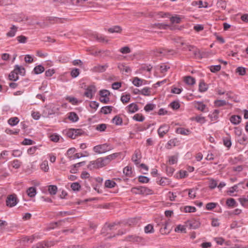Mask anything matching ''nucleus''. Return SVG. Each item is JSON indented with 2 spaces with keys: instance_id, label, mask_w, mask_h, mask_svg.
Returning <instances> with one entry per match:
<instances>
[{
  "instance_id": "nucleus-25",
  "label": "nucleus",
  "mask_w": 248,
  "mask_h": 248,
  "mask_svg": "<svg viewBox=\"0 0 248 248\" xmlns=\"http://www.w3.org/2000/svg\"><path fill=\"white\" fill-rule=\"evenodd\" d=\"M112 122L116 125H120L122 124L123 120L120 116L116 115L112 119Z\"/></svg>"
},
{
  "instance_id": "nucleus-42",
  "label": "nucleus",
  "mask_w": 248,
  "mask_h": 248,
  "mask_svg": "<svg viewBox=\"0 0 248 248\" xmlns=\"http://www.w3.org/2000/svg\"><path fill=\"white\" fill-rule=\"evenodd\" d=\"M48 191L51 195H55L57 192V187L54 185L49 186Z\"/></svg>"
},
{
  "instance_id": "nucleus-35",
  "label": "nucleus",
  "mask_w": 248,
  "mask_h": 248,
  "mask_svg": "<svg viewBox=\"0 0 248 248\" xmlns=\"http://www.w3.org/2000/svg\"><path fill=\"white\" fill-rule=\"evenodd\" d=\"M140 190L139 194H149L151 191L150 189L142 186H140Z\"/></svg>"
},
{
  "instance_id": "nucleus-3",
  "label": "nucleus",
  "mask_w": 248,
  "mask_h": 248,
  "mask_svg": "<svg viewBox=\"0 0 248 248\" xmlns=\"http://www.w3.org/2000/svg\"><path fill=\"white\" fill-rule=\"evenodd\" d=\"M96 92V89L95 86L92 85L88 86L84 94L86 97L91 99L93 98Z\"/></svg>"
},
{
  "instance_id": "nucleus-43",
  "label": "nucleus",
  "mask_w": 248,
  "mask_h": 248,
  "mask_svg": "<svg viewBox=\"0 0 248 248\" xmlns=\"http://www.w3.org/2000/svg\"><path fill=\"white\" fill-rule=\"evenodd\" d=\"M196 210V209L195 207L191 206H185L184 208V211L186 213L195 212Z\"/></svg>"
},
{
  "instance_id": "nucleus-13",
  "label": "nucleus",
  "mask_w": 248,
  "mask_h": 248,
  "mask_svg": "<svg viewBox=\"0 0 248 248\" xmlns=\"http://www.w3.org/2000/svg\"><path fill=\"white\" fill-rule=\"evenodd\" d=\"M26 193L30 197H34L36 194V189L35 187H30L27 189Z\"/></svg>"
},
{
  "instance_id": "nucleus-15",
  "label": "nucleus",
  "mask_w": 248,
  "mask_h": 248,
  "mask_svg": "<svg viewBox=\"0 0 248 248\" xmlns=\"http://www.w3.org/2000/svg\"><path fill=\"white\" fill-rule=\"evenodd\" d=\"M128 111L129 113H134L138 110L139 108L137 105L134 103H131L129 104L127 107Z\"/></svg>"
},
{
  "instance_id": "nucleus-9",
  "label": "nucleus",
  "mask_w": 248,
  "mask_h": 248,
  "mask_svg": "<svg viewBox=\"0 0 248 248\" xmlns=\"http://www.w3.org/2000/svg\"><path fill=\"white\" fill-rule=\"evenodd\" d=\"M108 67V65L107 64L103 65L98 64L94 66L92 69V71L93 72H103L106 71Z\"/></svg>"
},
{
  "instance_id": "nucleus-22",
  "label": "nucleus",
  "mask_w": 248,
  "mask_h": 248,
  "mask_svg": "<svg viewBox=\"0 0 248 248\" xmlns=\"http://www.w3.org/2000/svg\"><path fill=\"white\" fill-rule=\"evenodd\" d=\"M185 82L188 85H193L195 83V79L191 76H187L185 78Z\"/></svg>"
},
{
  "instance_id": "nucleus-45",
  "label": "nucleus",
  "mask_w": 248,
  "mask_h": 248,
  "mask_svg": "<svg viewBox=\"0 0 248 248\" xmlns=\"http://www.w3.org/2000/svg\"><path fill=\"white\" fill-rule=\"evenodd\" d=\"M186 228L185 226L179 225L175 228V232H186Z\"/></svg>"
},
{
  "instance_id": "nucleus-36",
  "label": "nucleus",
  "mask_w": 248,
  "mask_h": 248,
  "mask_svg": "<svg viewBox=\"0 0 248 248\" xmlns=\"http://www.w3.org/2000/svg\"><path fill=\"white\" fill-rule=\"evenodd\" d=\"M12 166L15 169H18L21 165V162L17 159H15L11 162Z\"/></svg>"
},
{
  "instance_id": "nucleus-62",
  "label": "nucleus",
  "mask_w": 248,
  "mask_h": 248,
  "mask_svg": "<svg viewBox=\"0 0 248 248\" xmlns=\"http://www.w3.org/2000/svg\"><path fill=\"white\" fill-rule=\"evenodd\" d=\"M221 69V66L220 65H217L211 66L210 68V71L212 72L215 73L219 71Z\"/></svg>"
},
{
  "instance_id": "nucleus-2",
  "label": "nucleus",
  "mask_w": 248,
  "mask_h": 248,
  "mask_svg": "<svg viewBox=\"0 0 248 248\" xmlns=\"http://www.w3.org/2000/svg\"><path fill=\"white\" fill-rule=\"evenodd\" d=\"M113 149V147L109 144L104 143L95 146L93 148V151L98 154H102L110 151Z\"/></svg>"
},
{
  "instance_id": "nucleus-10",
  "label": "nucleus",
  "mask_w": 248,
  "mask_h": 248,
  "mask_svg": "<svg viewBox=\"0 0 248 248\" xmlns=\"http://www.w3.org/2000/svg\"><path fill=\"white\" fill-rule=\"evenodd\" d=\"M230 120L232 124L237 125L241 122V117L239 115H234L230 117Z\"/></svg>"
},
{
  "instance_id": "nucleus-47",
  "label": "nucleus",
  "mask_w": 248,
  "mask_h": 248,
  "mask_svg": "<svg viewBox=\"0 0 248 248\" xmlns=\"http://www.w3.org/2000/svg\"><path fill=\"white\" fill-rule=\"evenodd\" d=\"M80 187V185L78 182L73 183L71 185V188L74 191H79Z\"/></svg>"
},
{
  "instance_id": "nucleus-50",
  "label": "nucleus",
  "mask_w": 248,
  "mask_h": 248,
  "mask_svg": "<svg viewBox=\"0 0 248 248\" xmlns=\"http://www.w3.org/2000/svg\"><path fill=\"white\" fill-rule=\"evenodd\" d=\"M123 172L126 176H130L132 173L131 167H125L123 170Z\"/></svg>"
},
{
  "instance_id": "nucleus-34",
  "label": "nucleus",
  "mask_w": 248,
  "mask_h": 248,
  "mask_svg": "<svg viewBox=\"0 0 248 248\" xmlns=\"http://www.w3.org/2000/svg\"><path fill=\"white\" fill-rule=\"evenodd\" d=\"M17 31V28L13 25L11 28V30L7 33V36L8 37H13L15 35L16 32Z\"/></svg>"
},
{
  "instance_id": "nucleus-48",
  "label": "nucleus",
  "mask_w": 248,
  "mask_h": 248,
  "mask_svg": "<svg viewBox=\"0 0 248 248\" xmlns=\"http://www.w3.org/2000/svg\"><path fill=\"white\" fill-rule=\"evenodd\" d=\"M214 104L216 106L219 107L226 105L227 103L223 100H217L214 102Z\"/></svg>"
},
{
  "instance_id": "nucleus-60",
  "label": "nucleus",
  "mask_w": 248,
  "mask_h": 248,
  "mask_svg": "<svg viewBox=\"0 0 248 248\" xmlns=\"http://www.w3.org/2000/svg\"><path fill=\"white\" fill-rule=\"evenodd\" d=\"M169 163L171 165L174 164L177 162V157L175 155L170 156L169 157Z\"/></svg>"
},
{
  "instance_id": "nucleus-7",
  "label": "nucleus",
  "mask_w": 248,
  "mask_h": 248,
  "mask_svg": "<svg viewBox=\"0 0 248 248\" xmlns=\"http://www.w3.org/2000/svg\"><path fill=\"white\" fill-rule=\"evenodd\" d=\"M169 223L168 221L165 220L157 224L158 225L161 226L160 231L162 234H166L169 233L170 230L168 229L167 228Z\"/></svg>"
},
{
  "instance_id": "nucleus-29",
  "label": "nucleus",
  "mask_w": 248,
  "mask_h": 248,
  "mask_svg": "<svg viewBox=\"0 0 248 248\" xmlns=\"http://www.w3.org/2000/svg\"><path fill=\"white\" fill-rule=\"evenodd\" d=\"M178 141L176 139L170 140L167 144V148L170 149L172 146H175L177 145Z\"/></svg>"
},
{
  "instance_id": "nucleus-37",
  "label": "nucleus",
  "mask_w": 248,
  "mask_h": 248,
  "mask_svg": "<svg viewBox=\"0 0 248 248\" xmlns=\"http://www.w3.org/2000/svg\"><path fill=\"white\" fill-rule=\"evenodd\" d=\"M217 186V181L213 179H209V187L211 189H214Z\"/></svg>"
},
{
  "instance_id": "nucleus-1",
  "label": "nucleus",
  "mask_w": 248,
  "mask_h": 248,
  "mask_svg": "<svg viewBox=\"0 0 248 248\" xmlns=\"http://www.w3.org/2000/svg\"><path fill=\"white\" fill-rule=\"evenodd\" d=\"M120 154V153H115L105 157H99L95 160L90 161L88 165V168L92 170L102 168L109 164L111 161L116 158Z\"/></svg>"
},
{
  "instance_id": "nucleus-23",
  "label": "nucleus",
  "mask_w": 248,
  "mask_h": 248,
  "mask_svg": "<svg viewBox=\"0 0 248 248\" xmlns=\"http://www.w3.org/2000/svg\"><path fill=\"white\" fill-rule=\"evenodd\" d=\"M44 70V67L41 65H37L35 66L33 69V72L34 74L36 75L43 73Z\"/></svg>"
},
{
  "instance_id": "nucleus-5",
  "label": "nucleus",
  "mask_w": 248,
  "mask_h": 248,
  "mask_svg": "<svg viewBox=\"0 0 248 248\" xmlns=\"http://www.w3.org/2000/svg\"><path fill=\"white\" fill-rule=\"evenodd\" d=\"M6 205L12 207L16 205L17 203V198L15 194L11 195L8 196L6 201Z\"/></svg>"
},
{
  "instance_id": "nucleus-19",
  "label": "nucleus",
  "mask_w": 248,
  "mask_h": 248,
  "mask_svg": "<svg viewBox=\"0 0 248 248\" xmlns=\"http://www.w3.org/2000/svg\"><path fill=\"white\" fill-rule=\"evenodd\" d=\"M195 107L199 110L204 111L206 108V105L202 102H197L195 103Z\"/></svg>"
},
{
  "instance_id": "nucleus-59",
  "label": "nucleus",
  "mask_w": 248,
  "mask_h": 248,
  "mask_svg": "<svg viewBox=\"0 0 248 248\" xmlns=\"http://www.w3.org/2000/svg\"><path fill=\"white\" fill-rule=\"evenodd\" d=\"M236 72L240 75L244 76L246 74V69L243 67H239L236 69Z\"/></svg>"
},
{
  "instance_id": "nucleus-11",
  "label": "nucleus",
  "mask_w": 248,
  "mask_h": 248,
  "mask_svg": "<svg viewBox=\"0 0 248 248\" xmlns=\"http://www.w3.org/2000/svg\"><path fill=\"white\" fill-rule=\"evenodd\" d=\"M165 14L163 13L162 12H150L148 13V16L151 17H163Z\"/></svg>"
},
{
  "instance_id": "nucleus-63",
  "label": "nucleus",
  "mask_w": 248,
  "mask_h": 248,
  "mask_svg": "<svg viewBox=\"0 0 248 248\" xmlns=\"http://www.w3.org/2000/svg\"><path fill=\"white\" fill-rule=\"evenodd\" d=\"M120 52L123 54H127L131 52V51L130 48L128 46H126L122 47L120 49Z\"/></svg>"
},
{
  "instance_id": "nucleus-24",
  "label": "nucleus",
  "mask_w": 248,
  "mask_h": 248,
  "mask_svg": "<svg viewBox=\"0 0 248 248\" xmlns=\"http://www.w3.org/2000/svg\"><path fill=\"white\" fill-rule=\"evenodd\" d=\"M122 31V28L119 26H115L111 28L108 29V31L110 33L120 32Z\"/></svg>"
},
{
  "instance_id": "nucleus-20",
  "label": "nucleus",
  "mask_w": 248,
  "mask_h": 248,
  "mask_svg": "<svg viewBox=\"0 0 248 248\" xmlns=\"http://www.w3.org/2000/svg\"><path fill=\"white\" fill-rule=\"evenodd\" d=\"M113 107L112 106H105L101 108V112L104 114H108L110 113L112 110Z\"/></svg>"
},
{
  "instance_id": "nucleus-4",
  "label": "nucleus",
  "mask_w": 248,
  "mask_h": 248,
  "mask_svg": "<svg viewBox=\"0 0 248 248\" xmlns=\"http://www.w3.org/2000/svg\"><path fill=\"white\" fill-rule=\"evenodd\" d=\"M141 153L139 149L135 151L133 155L132 156L131 160L136 165H139L141 159Z\"/></svg>"
},
{
  "instance_id": "nucleus-49",
  "label": "nucleus",
  "mask_w": 248,
  "mask_h": 248,
  "mask_svg": "<svg viewBox=\"0 0 248 248\" xmlns=\"http://www.w3.org/2000/svg\"><path fill=\"white\" fill-rule=\"evenodd\" d=\"M242 184L243 182H241L231 187L230 189L228 191V194L231 195L234 191H237L238 190V186Z\"/></svg>"
},
{
  "instance_id": "nucleus-12",
  "label": "nucleus",
  "mask_w": 248,
  "mask_h": 248,
  "mask_svg": "<svg viewBox=\"0 0 248 248\" xmlns=\"http://www.w3.org/2000/svg\"><path fill=\"white\" fill-rule=\"evenodd\" d=\"M68 118L70 121L74 123L78 122L79 119L77 113L74 112L69 113Z\"/></svg>"
},
{
  "instance_id": "nucleus-54",
  "label": "nucleus",
  "mask_w": 248,
  "mask_h": 248,
  "mask_svg": "<svg viewBox=\"0 0 248 248\" xmlns=\"http://www.w3.org/2000/svg\"><path fill=\"white\" fill-rule=\"evenodd\" d=\"M217 203L215 202H209L206 205V208L208 210H211L217 206Z\"/></svg>"
},
{
  "instance_id": "nucleus-26",
  "label": "nucleus",
  "mask_w": 248,
  "mask_h": 248,
  "mask_svg": "<svg viewBox=\"0 0 248 248\" xmlns=\"http://www.w3.org/2000/svg\"><path fill=\"white\" fill-rule=\"evenodd\" d=\"M19 119L16 117L11 118L8 121V124L11 126L16 125L19 123Z\"/></svg>"
},
{
  "instance_id": "nucleus-31",
  "label": "nucleus",
  "mask_w": 248,
  "mask_h": 248,
  "mask_svg": "<svg viewBox=\"0 0 248 248\" xmlns=\"http://www.w3.org/2000/svg\"><path fill=\"white\" fill-rule=\"evenodd\" d=\"M242 206L247 207L248 206V197L247 198L242 197L238 199Z\"/></svg>"
},
{
  "instance_id": "nucleus-28",
  "label": "nucleus",
  "mask_w": 248,
  "mask_h": 248,
  "mask_svg": "<svg viewBox=\"0 0 248 248\" xmlns=\"http://www.w3.org/2000/svg\"><path fill=\"white\" fill-rule=\"evenodd\" d=\"M138 91L139 93L144 95L149 96L151 93L150 89L148 87H145L141 90H138Z\"/></svg>"
},
{
  "instance_id": "nucleus-52",
  "label": "nucleus",
  "mask_w": 248,
  "mask_h": 248,
  "mask_svg": "<svg viewBox=\"0 0 248 248\" xmlns=\"http://www.w3.org/2000/svg\"><path fill=\"white\" fill-rule=\"evenodd\" d=\"M94 37L99 42H108V40H107L102 35L100 34H95L94 35Z\"/></svg>"
},
{
  "instance_id": "nucleus-38",
  "label": "nucleus",
  "mask_w": 248,
  "mask_h": 248,
  "mask_svg": "<svg viewBox=\"0 0 248 248\" xmlns=\"http://www.w3.org/2000/svg\"><path fill=\"white\" fill-rule=\"evenodd\" d=\"M144 231L146 233H152L154 232V227L151 224H148L144 227Z\"/></svg>"
},
{
  "instance_id": "nucleus-51",
  "label": "nucleus",
  "mask_w": 248,
  "mask_h": 248,
  "mask_svg": "<svg viewBox=\"0 0 248 248\" xmlns=\"http://www.w3.org/2000/svg\"><path fill=\"white\" fill-rule=\"evenodd\" d=\"M223 144L224 145L230 148L232 145V142L230 138H225L223 139Z\"/></svg>"
},
{
  "instance_id": "nucleus-16",
  "label": "nucleus",
  "mask_w": 248,
  "mask_h": 248,
  "mask_svg": "<svg viewBox=\"0 0 248 248\" xmlns=\"http://www.w3.org/2000/svg\"><path fill=\"white\" fill-rule=\"evenodd\" d=\"M189 225L190 228L192 229H196L200 227L201 223L198 220H193L189 222Z\"/></svg>"
},
{
  "instance_id": "nucleus-61",
  "label": "nucleus",
  "mask_w": 248,
  "mask_h": 248,
  "mask_svg": "<svg viewBox=\"0 0 248 248\" xmlns=\"http://www.w3.org/2000/svg\"><path fill=\"white\" fill-rule=\"evenodd\" d=\"M155 105L152 104H148L144 107V110L147 111L149 112L151 110H152L155 108Z\"/></svg>"
},
{
  "instance_id": "nucleus-64",
  "label": "nucleus",
  "mask_w": 248,
  "mask_h": 248,
  "mask_svg": "<svg viewBox=\"0 0 248 248\" xmlns=\"http://www.w3.org/2000/svg\"><path fill=\"white\" fill-rule=\"evenodd\" d=\"M50 139L53 142H58L60 140V136L58 135L54 134L50 136Z\"/></svg>"
},
{
  "instance_id": "nucleus-8",
  "label": "nucleus",
  "mask_w": 248,
  "mask_h": 248,
  "mask_svg": "<svg viewBox=\"0 0 248 248\" xmlns=\"http://www.w3.org/2000/svg\"><path fill=\"white\" fill-rule=\"evenodd\" d=\"M88 0H60V2L63 4H71L72 5L83 4Z\"/></svg>"
},
{
  "instance_id": "nucleus-21",
  "label": "nucleus",
  "mask_w": 248,
  "mask_h": 248,
  "mask_svg": "<svg viewBox=\"0 0 248 248\" xmlns=\"http://www.w3.org/2000/svg\"><path fill=\"white\" fill-rule=\"evenodd\" d=\"M145 81V80L141 79L138 77H135L134 78L133 80V84L137 87H139L141 86L143 84V82Z\"/></svg>"
},
{
  "instance_id": "nucleus-18",
  "label": "nucleus",
  "mask_w": 248,
  "mask_h": 248,
  "mask_svg": "<svg viewBox=\"0 0 248 248\" xmlns=\"http://www.w3.org/2000/svg\"><path fill=\"white\" fill-rule=\"evenodd\" d=\"M14 71L16 72L17 75H23L25 72V68L22 66L16 65L15 67Z\"/></svg>"
},
{
  "instance_id": "nucleus-39",
  "label": "nucleus",
  "mask_w": 248,
  "mask_h": 248,
  "mask_svg": "<svg viewBox=\"0 0 248 248\" xmlns=\"http://www.w3.org/2000/svg\"><path fill=\"white\" fill-rule=\"evenodd\" d=\"M66 135L71 139H75L77 137L75 134L73 129H68L66 131Z\"/></svg>"
},
{
  "instance_id": "nucleus-57",
  "label": "nucleus",
  "mask_w": 248,
  "mask_h": 248,
  "mask_svg": "<svg viewBox=\"0 0 248 248\" xmlns=\"http://www.w3.org/2000/svg\"><path fill=\"white\" fill-rule=\"evenodd\" d=\"M219 112V111L218 109L214 110L212 114L210 115L212 120H216L218 118V114Z\"/></svg>"
},
{
  "instance_id": "nucleus-14",
  "label": "nucleus",
  "mask_w": 248,
  "mask_h": 248,
  "mask_svg": "<svg viewBox=\"0 0 248 248\" xmlns=\"http://www.w3.org/2000/svg\"><path fill=\"white\" fill-rule=\"evenodd\" d=\"M176 132L183 135H188L190 133V131L189 129L183 127L177 128L176 130Z\"/></svg>"
},
{
  "instance_id": "nucleus-32",
  "label": "nucleus",
  "mask_w": 248,
  "mask_h": 248,
  "mask_svg": "<svg viewBox=\"0 0 248 248\" xmlns=\"http://www.w3.org/2000/svg\"><path fill=\"white\" fill-rule=\"evenodd\" d=\"M116 185V184L114 181L111 180H109V179L106 180L105 183V186L106 187L109 188L114 187Z\"/></svg>"
},
{
  "instance_id": "nucleus-41",
  "label": "nucleus",
  "mask_w": 248,
  "mask_h": 248,
  "mask_svg": "<svg viewBox=\"0 0 248 248\" xmlns=\"http://www.w3.org/2000/svg\"><path fill=\"white\" fill-rule=\"evenodd\" d=\"M188 191V196L190 199H194L196 197V190L194 188L185 190V191Z\"/></svg>"
},
{
  "instance_id": "nucleus-27",
  "label": "nucleus",
  "mask_w": 248,
  "mask_h": 248,
  "mask_svg": "<svg viewBox=\"0 0 248 248\" xmlns=\"http://www.w3.org/2000/svg\"><path fill=\"white\" fill-rule=\"evenodd\" d=\"M226 204L231 207H235L237 205L235 200L233 198L227 199L226 201Z\"/></svg>"
},
{
  "instance_id": "nucleus-30",
  "label": "nucleus",
  "mask_w": 248,
  "mask_h": 248,
  "mask_svg": "<svg viewBox=\"0 0 248 248\" xmlns=\"http://www.w3.org/2000/svg\"><path fill=\"white\" fill-rule=\"evenodd\" d=\"M9 78L10 80L13 81H16L18 79V76L14 70L10 73Z\"/></svg>"
},
{
  "instance_id": "nucleus-44",
  "label": "nucleus",
  "mask_w": 248,
  "mask_h": 248,
  "mask_svg": "<svg viewBox=\"0 0 248 248\" xmlns=\"http://www.w3.org/2000/svg\"><path fill=\"white\" fill-rule=\"evenodd\" d=\"M99 94L100 96V98L108 97V96L110 94V93L108 90H102L100 91Z\"/></svg>"
},
{
  "instance_id": "nucleus-53",
  "label": "nucleus",
  "mask_w": 248,
  "mask_h": 248,
  "mask_svg": "<svg viewBox=\"0 0 248 248\" xmlns=\"http://www.w3.org/2000/svg\"><path fill=\"white\" fill-rule=\"evenodd\" d=\"M107 128V125L105 124H98L96 127V129L99 131H104Z\"/></svg>"
},
{
  "instance_id": "nucleus-33",
  "label": "nucleus",
  "mask_w": 248,
  "mask_h": 248,
  "mask_svg": "<svg viewBox=\"0 0 248 248\" xmlns=\"http://www.w3.org/2000/svg\"><path fill=\"white\" fill-rule=\"evenodd\" d=\"M41 169L47 172L49 170V167L48 165V162L46 160L44 161L40 165Z\"/></svg>"
},
{
  "instance_id": "nucleus-17",
  "label": "nucleus",
  "mask_w": 248,
  "mask_h": 248,
  "mask_svg": "<svg viewBox=\"0 0 248 248\" xmlns=\"http://www.w3.org/2000/svg\"><path fill=\"white\" fill-rule=\"evenodd\" d=\"M208 89L207 85L203 81L201 80L199 85V90L200 92H204Z\"/></svg>"
},
{
  "instance_id": "nucleus-40",
  "label": "nucleus",
  "mask_w": 248,
  "mask_h": 248,
  "mask_svg": "<svg viewBox=\"0 0 248 248\" xmlns=\"http://www.w3.org/2000/svg\"><path fill=\"white\" fill-rule=\"evenodd\" d=\"M133 119L136 121L143 122L145 118L141 114L138 113L133 117Z\"/></svg>"
},
{
  "instance_id": "nucleus-46",
  "label": "nucleus",
  "mask_w": 248,
  "mask_h": 248,
  "mask_svg": "<svg viewBox=\"0 0 248 248\" xmlns=\"http://www.w3.org/2000/svg\"><path fill=\"white\" fill-rule=\"evenodd\" d=\"M130 99V95L129 94L123 95L121 97V100L123 103H128Z\"/></svg>"
},
{
  "instance_id": "nucleus-6",
  "label": "nucleus",
  "mask_w": 248,
  "mask_h": 248,
  "mask_svg": "<svg viewBox=\"0 0 248 248\" xmlns=\"http://www.w3.org/2000/svg\"><path fill=\"white\" fill-rule=\"evenodd\" d=\"M170 129V126L167 124L161 125L157 130L158 134L160 138H163L167 133Z\"/></svg>"
},
{
  "instance_id": "nucleus-58",
  "label": "nucleus",
  "mask_w": 248,
  "mask_h": 248,
  "mask_svg": "<svg viewBox=\"0 0 248 248\" xmlns=\"http://www.w3.org/2000/svg\"><path fill=\"white\" fill-rule=\"evenodd\" d=\"M195 120L197 122L200 123L201 124H203L205 122V118L202 115L196 116L195 118Z\"/></svg>"
},
{
  "instance_id": "nucleus-56",
  "label": "nucleus",
  "mask_w": 248,
  "mask_h": 248,
  "mask_svg": "<svg viewBox=\"0 0 248 248\" xmlns=\"http://www.w3.org/2000/svg\"><path fill=\"white\" fill-rule=\"evenodd\" d=\"M139 181L142 183H147L149 181V179L144 176H140L139 177Z\"/></svg>"
},
{
  "instance_id": "nucleus-55",
  "label": "nucleus",
  "mask_w": 248,
  "mask_h": 248,
  "mask_svg": "<svg viewBox=\"0 0 248 248\" xmlns=\"http://www.w3.org/2000/svg\"><path fill=\"white\" fill-rule=\"evenodd\" d=\"M44 243L45 244L44 247H46V248H50L56 244V242L54 241H45Z\"/></svg>"
}]
</instances>
